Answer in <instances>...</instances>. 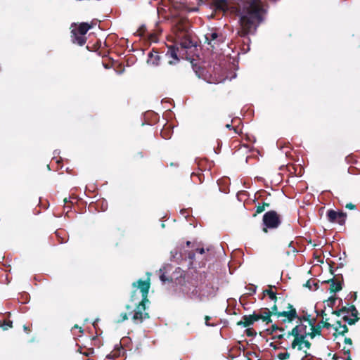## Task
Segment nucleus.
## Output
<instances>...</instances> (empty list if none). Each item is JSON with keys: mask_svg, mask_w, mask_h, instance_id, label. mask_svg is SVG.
I'll return each instance as SVG.
<instances>
[{"mask_svg": "<svg viewBox=\"0 0 360 360\" xmlns=\"http://www.w3.org/2000/svg\"><path fill=\"white\" fill-rule=\"evenodd\" d=\"M64 201H65V202H68V200H67V199H66V198H65Z\"/></svg>", "mask_w": 360, "mask_h": 360, "instance_id": "obj_42", "label": "nucleus"}, {"mask_svg": "<svg viewBox=\"0 0 360 360\" xmlns=\"http://www.w3.org/2000/svg\"><path fill=\"white\" fill-rule=\"evenodd\" d=\"M186 36V34L180 32L179 34H178L177 37H178V39H180Z\"/></svg>", "mask_w": 360, "mask_h": 360, "instance_id": "obj_30", "label": "nucleus"}, {"mask_svg": "<svg viewBox=\"0 0 360 360\" xmlns=\"http://www.w3.org/2000/svg\"><path fill=\"white\" fill-rule=\"evenodd\" d=\"M181 212L182 214H184V213L186 212V210H181Z\"/></svg>", "mask_w": 360, "mask_h": 360, "instance_id": "obj_37", "label": "nucleus"}, {"mask_svg": "<svg viewBox=\"0 0 360 360\" xmlns=\"http://www.w3.org/2000/svg\"><path fill=\"white\" fill-rule=\"evenodd\" d=\"M263 222L266 227L263 229V231L266 233L267 228L276 229L280 224L279 217L274 211L267 212L263 217Z\"/></svg>", "mask_w": 360, "mask_h": 360, "instance_id": "obj_5", "label": "nucleus"}, {"mask_svg": "<svg viewBox=\"0 0 360 360\" xmlns=\"http://www.w3.org/2000/svg\"><path fill=\"white\" fill-rule=\"evenodd\" d=\"M255 316L258 318V320L262 319L263 321L266 323L271 322L270 312L267 309H265L258 314H255Z\"/></svg>", "mask_w": 360, "mask_h": 360, "instance_id": "obj_11", "label": "nucleus"}, {"mask_svg": "<svg viewBox=\"0 0 360 360\" xmlns=\"http://www.w3.org/2000/svg\"><path fill=\"white\" fill-rule=\"evenodd\" d=\"M316 326L320 327V329L321 330L322 328H330L332 326L328 322L322 321L319 322Z\"/></svg>", "mask_w": 360, "mask_h": 360, "instance_id": "obj_20", "label": "nucleus"}, {"mask_svg": "<svg viewBox=\"0 0 360 360\" xmlns=\"http://www.w3.org/2000/svg\"><path fill=\"white\" fill-rule=\"evenodd\" d=\"M24 330H25V331H27V326H24Z\"/></svg>", "mask_w": 360, "mask_h": 360, "instance_id": "obj_38", "label": "nucleus"}, {"mask_svg": "<svg viewBox=\"0 0 360 360\" xmlns=\"http://www.w3.org/2000/svg\"><path fill=\"white\" fill-rule=\"evenodd\" d=\"M179 51L180 49L179 47H170L167 53V56H169L175 60H178V54H180Z\"/></svg>", "mask_w": 360, "mask_h": 360, "instance_id": "obj_13", "label": "nucleus"}, {"mask_svg": "<svg viewBox=\"0 0 360 360\" xmlns=\"http://www.w3.org/2000/svg\"><path fill=\"white\" fill-rule=\"evenodd\" d=\"M342 289L341 283L340 282H336L334 281H331L330 285V290L333 292H335L340 291Z\"/></svg>", "mask_w": 360, "mask_h": 360, "instance_id": "obj_15", "label": "nucleus"}, {"mask_svg": "<svg viewBox=\"0 0 360 360\" xmlns=\"http://www.w3.org/2000/svg\"><path fill=\"white\" fill-rule=\"evenodd\" d=\"M216 9L222 11L224 12L227 11L229 9V6L226 0H217L214 3Z\"/></svg>", "mask_w": 360, "mask_h": 360, "instance_id": "obj_12", "label": "nucleus"}, {"mask_svg": "<svg viewBox=\"0 0 360 360\" xmlns=\"http://www.w3.org/2000/svg\"><path fill=\"white\" fill-rule=\"evenodd\" d=\"M210 319V317L209 316H206L205 317V324H206V326H214V324H210V323H209Z\"/></svg>", "mask_w": 360, "mask_h": 360, "instance_id": "obj_25", "label": "nucleus"}, {"mask_svg": "<svg viewBox=\"0 0 360 360\" xmlns=\"http://www.w3.org/2000/svg\"><path fill=\"white\" fill-rule=\"evenodd\" d=\"M290 356V354L288 352H281L278 354L277 357L279 360H286L288 359Z\"/></svg>", "mask_w": 360, "mask_h": 360, "instance_id": "obj_17", "label": "nucleus"}, {"mask_svg": "<svg viewBox=\"0 0 360 360\" xmlns=\"http://www.w3.org/2000/svg\"><path fill=\"white\" fill-rule=\"evenodd\" d=\"M169 63L170 65H172V64H174V63H175V62H174L173 60H169Z\"/></svg>", "mask_w": 360, "mask_h": 360, "instance_id": "obj_35", "label": "nucleus"}, {"mask_svg": "<svg viewBox=\"0 0 360 360\" xmlns=\"http://www.w3.org/2000/svg\"><path fill=\"white\" fill-rule=\"evenodd\" d=\"M127 309H130L129 306L127 305Z\"/></svg>", "mask_w": 360, "mask_h": 360, "instance_id": "obj_45", "label": "nucleus"}, {"mask_svg": "<svg viewBox=\"0 0 360 360\" xmlns=\"http://www.w3.org/2000/svg\"><path fill=\"white\" fill-rule=\"evenodd\" d=\"M0 326L4 330H8V328L12 327V322L11 321H8V322L4 321V323H2L1 321H0Z\"/></svg>", "mask_w": 360, "mask_h": 360, "instance_id": "obj_19", "label": "nucleus"}, {"mask_svg": "<svg viewBox=\"0 0 360 360\" xmlns=\"http://www.w3.org/2000/svg\"><path fill=\"white\" fill-rule=\"evenodd\" d=\"M160 278L161 280V281L162 283H165V281H167L168 280V278L165 276V275L164 274V273H162L160 276Z\"/></svg>", "mask_w": 360, "mask_h": 360, "instance_id": "obj_24", "label": "nucleus"}, {"mask_svg": "<svg viewBox=\"0 0 360 360\" xmlns=\"http://www.w3.org/2000/svg\"><path fill=\"white\" fill-rule=\"evenodd\" d=\"M311 281H308L304 285L306 287H308L309 288L311 289Z\"/></svg>", "mask_w": 360, "mask_h": 360, "instance_id": "obj_32", "label": "nucleus"}, {"mask_svg": "<svg viewBox=\"0 0 360 360\" xmlns=\"http://www.w3.org/2000/svg\"><path fill=\"white\" fill-rule=\"evenodd\" d=\"M234 131H235L236 133H238V130H237L236 128H234Z\"/></svg>", "mask_w": 360, "mask_h": 360, "instance_id": "obj_40", "label": "nucleus"}, {"mask_svg": "<svg viewBox=\"0 0 360 360\" xmlns=\"http://www.w3.org/2000/svg\"><path fill=\"white\" fill-rule=\"evenodd\" d=\"M270 315L274 314L277 315L278 318H282V321L283 322L285 321H292L296 316V311L295 309H291L288 311H283V312H278L277 311V307L274 305L271 307V310H269Z\"/></svg>", "mask_w": 360, "mask_h": 360, "instance_id": "obj_6", "label": "nucleus"}, {"mask_svg": "<svg viewBox=\"0 0 360 360\" xmlns=\"http://www.w3.org/2000/svg\"><path fill=\"white\" fill-rule=\"evenodd\" d=\"M345 342L349 345H352V340L350 338H345Z\"/></svg>", "mask_w": 360, "mask_h": 360, "instance_id": "obj_29", "label": "nucleus"}, {"mask_svg": "<svg viewBox=\"0 0 360 360\" xmlns=\"http://www.w3.org/2000/svg\"><path fill=\"white\" fill-rule=\"evenodd\" d=\"M321 316H322V319H323V321L328 322V319L326 317V314L324 313V311H322Z\"/></svg>", "mask_w": 360, "mask_h": 360, "instance_id": "obj_27", "label": "nucleus"}, {"mask_svg": "<svg viewBox=\"0 0 360 360\" xmlns=\"http://www.w3.org/2000/svg\"><path fill=\"white\" fill-rule=\"evenodd\" d=\"M295 248H292V252H295Z\"/></svg>", "mask_w": 360, "mask_h": 360, "instance_id": "obj_44", "label": "nucleus"}, {"mask_svg": "<svg viewBox=\"0 0 360 360\" xmlns=\"http://www.w3.org/2000/svg\"><path fill=\"white\" fill-rule=\"evenodd\" d=\"M256 321H258V318L255 317V314L250 316H244L243 317V319L240 321L238 322V325L243 326L244 327H248Z\"/></svg>", "mask_w": 360, "mask_h": 360, "instance_id": "obj_9", "label": "nucleus"}, {"mask_svg": "<svg viewBox=\"0 0 360 360\" xmlns=\"http://www.w3.org/2000/svg\"><path fill=\"white\" fill-rule=\"evenodd\" d=\"M335 331L339 334L343 335L347 332L348 329L346 325H341L339 321L337 322V326L334 327Z\"/></svg>", "mask_w": 360, "mask_h": 360, "instance_id": "obj_14", "label": "nucleus"}, {"mask_svg": "<svg viewBox=\"0 0 360 360\" xmlns=\"http://www.w3.org/2000/svg\"><path fill=\"white\" fill-rule=\"evenodd\" d=\"M304 323L294 327L291 331L285 333H281L278 335V338H283L286 335L287 338L290 337L293 338L291 342L290 347L292 349H297L298 351L302 352L305 356L307 355V352L311 347V343L306 339L307 337H310L311 339L315 338L316 335L321 334V330L320 327L314 326V321L310 320H304Z\"/></svg>", "mask_w": 360, "mask_h": 360, "instance_id": "obj_1", "label": "nucleus"}, {"mask_svg": "<svg viewBox=\"0 0 360 360\" xmlns=\"http://www.w3.org/2000/svg\"><path fill=\"white\" fill-rule=\"evenodd\" d=\"M327 216L331 222H338L340 224H343L345 221L346 214L343 212H337L334 210H329Z\"/></svg>", "mask_w": 360, "mask_h": 360, "instance_id": "obj_8", "label": "nucleus"}, {"mask_svg": "<svg viewBox=\"0 0 360 360\" xmlns=\"http://www.w3.org/2000/svg\"><path fill=\"white\" fill-rule=\"evenodd\" d=\"M162 271H163V269H160V273H161Z\"/></svg>", "mask_w": 360, "mask_h": 360, "instance_id": "obj_43", "label": "nucleus"}, {"mask_svg": "<svg viewBox=\"0 0 360 360\" xmlns=\"http://www.w3.org/2000/svg\"><path fill=\"white\" fill-rule=\"evenodd\" d=\"M346 360H352V359L350 358V356H348Z\"/></svg>", "mask_w": 360, "mask_h": 360, "instance_id": "obj_41", "label": "nucleus"}, {"mask_svg": "<svg viewBox=\"0 0 360 360\" xmlns=\"http://www.w3.org/2000/svg\"><path fill=\"white\" fill-rule=\"evenodd\" d=\"M226 128H228V129H231V124H227L226 125Z\"/></svg>", "mask_w": 360, "mask_h": 360, "instance_id": "obj_34", "label": "nucleus"}, {"mask_svg": "<svg viewBox=\"0 0 360 360\" xmlns=\"http://www.w3.org/2000/svg\"><path fill=\"white\" fill-rule=\"evenodd\" d=\"M264 293L269 295V298L272 300H275L276 299V294L271 290H266Z\"/></svg>", "mask_w": 360, "mask_h": 360, "instance_id": "obj_21", "label": "nucleus"}, {"mask_svg": "<svg viewBox=\"0 0 360 360\" xmlns=\"http://www.w3.org/2000/svg\"><path fill=\"white\" fill-rule=\"evenodd\" d=\"M147 63L150 65L158 66L160 63V56L157 52H150L148 54Z\"/></svg>", "mask_w": 360, "mask_h": 360, "instance_id": "obj_10", "label": "nucleus"}, {"mask_svg": "<svg viewBox=\"0 0 360 360\" xmlns=\"http://www.w3.org/2000/svg\"><path fill=\"white\" fill-rule=\"evenodd\" d=\"M205 41L207 42L212 48H214L219 43L224 41V38L221 34H218L217 32H210L205 35Z\"/></svg>", "mask_w": 360, "mask_h": 360, "instance_id": "obj_7", "label": "nucleus"}, {"mask_svg": "<svg viewBox=\"0 0 360 360\" xmlns=\"http://www.w3.org/2000/svg\"><path fill=\"white\" fill-rule=\"evenodd\" d=\"M266 206H269V205H268V204H264L263 205H259V206H257L256 212H257V213H261V212H262L265 210V206H266Z\"/></svg>", "mask_w": 360, "mask_h": 360, "instance_id": "obj_22", "label": "nucleus"}, {"mask_svg": "<svg viewBox=\"0 0 360 360\" xmlns=\"http://www.w3.org/2000/svg\"><path fill=\"white\" fill-rule=\"evenodd\" d=\"M272 328H273V330H272L273 332L276 333L277 330H279V331H281L282 333L283 332V330L282 328H278L277 326L276 327V326H273Z\"/></svg>", "mask_w": 360, "mask_h": 360, "instance_id": "obj_26", "label": "nucleus"}, {"mask_svg": "<svg viewBox=\"0 0 360 360\" xmlns=\"http://www.w3.org/2000/svg\"><path fill=\"white\" fill-rule=\"evenodd\" d=\"M181 50L189 49L193 46L192 41L188 39H185L184 41L180 42Z\"/></svg>", "mask_w": 360, "mask_h": 360, "instance_id": "obj_16", "label": "nucleus"}, {"mask_svg": "<svg viewBox=\"0 0 360 360\" xmlns=\"http://www.w3.org/2000/svg\"><path fill=\"white\" fill-rule=\"evenodd\" d=\"M190 244H191V242H190V241H187V242H186V245H187V246H189V245H190Z\"/></svg>", "mask_w": 360, "mask_h": 360, "instance_id": "obj_36", "label": "nucleus"}, {"mask_svg": "<svg viewBox=\"0 0 360 360\" xmlns=\"http://www.w3.org/2000/svg\"><path fill=\"white\" fill-rule=\"evenodd\" d=\"M171 254H172V256L173 257H175V256L178 254V250H172L171 252Z\"/></svg>", "mask_w": 360, "mask_h": 360, "instance_id": "obj_31", "label": "nucleus"}, {"mask_svg": "<svg viewBox=\"0 0 360 360\" xmlns=\"http://www.w3.org/2000/svg\"><path fill=\"white\" fill-rule=\"evenodd\" d=\"M120 316H121V319L119 320L118 321H124L128 319V316H127V313H122Z\"/></svg>", "mask_w": 360, "mask_h": 360, "instance_id": "obj_23", "label": "nucleus"}, {"mask_svg": "<svg viewBox=\"0 0 360 360\" xmlns=\"http://www.w3.org/2000/svg\"><path fill=\"white\" fill-rule=\"evenodd\" d=\"M161 136L165 139H168L170 138V132L168 128H164L161 131Z\"/></svg>", "mask_w": 360, "mask_h": 360, "instance_id": "obj_18", "label": "nucleus"}, {"mask_svg": "<svg viewBox=\"0 0 360 360\" xmlns=\"http://www.w3.org/2000/svg\"><path fill=\"white\" fill-rule=\"evenodd\" d=\"M349 351H350L349 349H348L347 350H345V352L349 353Z\"/></svg>", "mask_w": 360, "mask_h": 360, "instance_id": "obj_39", "label": "nucleus"}, {"mask_svg": "<svg viewBox=\"0 0 360 360\" xmlns=\"http://www.w3.org/2000/svg\"><path fill=\"white\" fill-rule=\"evenodd\" d=\"M346 207L349 210H353V209H354L355 206L352 203H349V204H347Z\"/></svg>", "mask_w": 360, "mask_h": 360, "instance_id": "obj_28", "label": "nucleus"}, {"mask_svg": "<svg viewBox=\"0 0 360 360\" xmlns=\"http://www.w3.org/2000/svg\"><path fill=\"white\" fill-rule=\"evenodd\" d=\"M197 252H198L200 254H203L205 252V249L204 248L197 249Z\"/></svg>", "mask_w": 360, "mask_h": 360, "instance_id": "obj_33", "label": "nucleus"}, {"mask_svg": "<svg viewBox=\"0 0 360 360\" xmlns=\"http://www.w3.org/2000/svg\"><path fill=\"white\" fill-rule=\"evenodd\" d=\"M214 293L215 289L214 287L211 285L205 284L199 287L193 288L186 292V296L191 300L203 302L212 297Z\"/></svg>", "mask_w": 360, "mask_h": 360, "instance_id": "obj_3", "label": "nucleus"}, {"mask_svg": "<svg viewBox=\"0 0 360 360\" xmlns=\"http://www.w3.org/2000/svg\"><path fill=\"white\" fill-rule=\"evenodd\" d=\"M150 278H148L146 281L139 279L136 282L133 283L132 287L134 288L131 300L136 301L137 300V291L139 290L141 296V300L136 307L134 316L132 317L134 323H141L144 319L148 318V314L146 312V303L148 302V294L150 288Z\"/></svg>", "mask_w": 360, "mask_h": 360, "instance_id": "obj_2", "label": "nucleus"}, {"mask_svg": "<svg viewBox=\"0 0 360 360\" xmlns=\"http://www.w3.org/2000/svg\"><path fill=\"white\" fill-rule=\"evenodd\" d=\"M90 26L87 23H81L79 25H72L71 26V38L75 44L82 46L86 43V34L90 29Z\"/></svg>", "mask_w": 360, "mask_h": 360, "instance_id": "obj_4", "label": "nucleus"}]
</instances>
